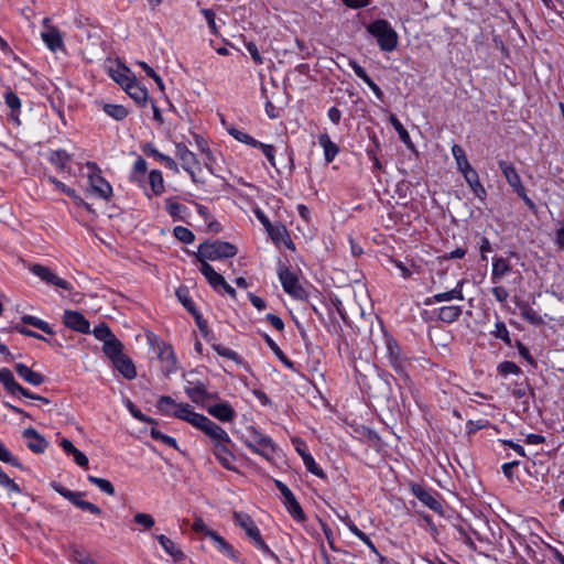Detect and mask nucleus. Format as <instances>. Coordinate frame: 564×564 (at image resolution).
<instances>
[{
  "instance_id": "nucleus-53",
  "label": "nucleus",
  "mask_w": 564,
  "mask_h": 564,
  "mask_svg": "<svg viewBox=\"0 0 564 564\" xmlns=\"http://www.w3.org/2000/svg\"><path fill=\"white\" fill-rule=\"evenodd\" d=\"M160 358L166 360V372L171 373L176 370V358L171 347H164L160 352Z\"/></svg>"
},
{
  "instance_id": "nucleus-27",
  "label": "nucleus",
  "mask_w": 564,
  "mask_h": 564,
  "mask_svg": "<svg viewBox=\"0 0 564 564\" xmlns=\"http://www.w3.org/2000/svg\"><path fill=\"white\" fill-rule=\"evenodd\" d=\"M463 176L467 184L469 185L470 189L473 191L474 195L481 202H484L487 197V191L480 183L478 173L473 169L467 173L463 174Z\"/></svg>"
},
{
  "instance_id": "nucleus-34",
  "label": "nucleus",
  "mask_w": 564,
  "mask_h": 564,
  "mask_svg": "<svg viewBox=\"0 0 564 564\" xmlns=\"http://www.w3.org/2000/svg\"><path fill=\"white\" fill-rule=\"evenodd\" d=\"M452 154L456 161L457 169L462 174H465L468 171L473 170L465 153V150L459 144H454L452 147Z\"/></svg>"
},
{
  "instance_id": "nucleus-12",
  "label": "nucleus",
  "mask_w": 564,
  "mask_h": 564,
  "mask_svg": "<svg viewBox=\"0 0 564 564\" xmlns=\"http://www.w3.org/2000/svg\"><path fill=\"white\" fill-rule=\"evenodd\" d=\"M411 492L417 500H420L424 506L430 508L432 511L438 513L443 512V506L437 498L438 494L436 491L427 489L420 484H412Z\"/></svg>"
},
{
  "instance_id": "nucleus-49",
  "label": "nucleus",
  "mask_w": 564,
  "mask_h": 564,
  "mask_svg": "<svg viewBox=\"0 0 564 564\" xmlns=\"http://www.w3.org/2000/svg\"><path fill=\"white\" fill-rule=\"evenodd\" d=\"M88 481L93 485H95L96 487H98L102 492L109 495V496H113L116 494V490H115V487L113 485L107 480V479H104V478H99V477H96V476H91L89 475L87 477Z\"/></svg>"
},
{
  "instance_id": "nucleus-15",
  "label": "nucleus",
  "mask_w": 564,
  "mask_h": 564,
  "mask_svg": "<svg viewBox=\"0 0 564 564\" xmlns=\"http://www.w3.org/2000/svg\"><path fill=\"white\" fill-rule=\"evenodd\" d=\"M63 323L72 330L89 334L90 324L86 317L78 311L66 310L63 315Z\"/></svg>"
},
{
  "instance_id": "nucleus-3",
  "label": "nucleus",
  "mask_w": 564,
  "mask_h": 564,
  "mask_svg": "<svg viewBox=\"0 0 564 564\" xmlns=\"http://www.w3.org/2000/svg\"><path fill=\"white\" fill-rule=\"evenodd\" d=\"M367 32L377 39L383 52H392L398 46V34L387 20L378 19L367 25Z\"/></svg>"
},
{
  "instance_id": "nucleus-41",
  "label": "nucleus",
  "mask_w": 564,
  "mask_h": 564,
  "mask_svg": "<svg viewBox=\"0 0 564 564\" xmlns=\"http://www.w3.org/2000/svg\"><path fill=\"white\" fill-rule=\"evenodd\" d=\"M21 321H22L23 324L31 325V326H33V327L44 332L45 334H48V335H53L54 334V330L50 326V324L46 323L45 321L36 317V316L23 315L21 317Z\"/></svg>"
},
{
  "instance_id": "nucleus-30",
  "label": "nucleus",
  "mask_w": 564,
  "mask_h": 564,
  "mask_svg": "<svg viewBox=\"0 0 564 564\" xmlns=\"http://www.w3.org/2000/svg\"><path fill=\"white\" fill-rule=\"evenodd\" d=\"M111 78L119 84L123 89L135 79V76L124 65H118L117 68L110 70Z\"/></svg>"
},
{
  "instance_id": "nucleus-57",
  "label": "nucleus",
  "mask_w": 564,
  "mask_h": 564,
  "mask_svg": "<svg viewBox=\"0 0 564 564\" xmlns=\"http://www.w3.org/2000/svg\"><path fill=\"white\" fill-rule=\"evenodd\" d=\"M93 334L98 340H101L104 343H106V340L108 339H112L113 337H116L112 334L110 327L106 323H100L99 325H97L94 328Z\"/></svg>"
},
{
  "instance_id": "nucleus-60",
  "label": "nucleus",
  "mask_w": 564,
  "mask_h": 564,
  "mask_svg": "<svg viewBox=\"0 0 564 564\" xmlns=\"http://www.w3.org/2000/svg\"><path fill=\"white\" fill-rule=\"evenodd\" d=\"M0 460L17 468H22L21 463L12 455V453L0 441Z\"/></svg>"
},
{
  "instance_id": "nucleus-7",
  "label": "nucleus",
  "mask_w": 564,
  "mask_h": 564,
  "mask_svg": "<svg viewBox=\"0 0 564 564\" xmlns=\"http://www.w3.org/2000/svg\"><path fill=\"white\" fill-rule=\"evenodd\" d=\"M52 488L58 492L62 497H64L65 499H67L69 502H72L75 507L84 510V511H88L93 514H96V516H99L101 513V509L96 506L95 503L93 502H89V501H86V500H83L82 497L85 496L84 492L82 491H72L69 489H67L66 487L62 486L61 484L58 482H52L51 484Z\"/></svg>"
},
{
  "instance_id": "nucleus-18",
  "label": "nucleus",
  "mask_w": 564,
  "mask_h": 564,
  "mask_svg": "<svg viewBox=\"0 0 564 564\" xmlns=\"http://www.w3.org/2000/svg\"><path fill=\"white\" fill-rule=\"evenodd\" d=\"M23 437L26 440V446L35 454H42L48 446V442L33 427L23 431Z\"/></svg>"
},
{
  "instance_id": "nucleus-2",
  "label": "nucleus",
  "mask_w": 564,
  "mask_h": 564,
  "mask_svg": "<svg viewBox=\"0 0 564 564\" xmlns=\"http://www.w3.org/2000/svg\"><path fill=\"white\" fill-rule=\"evenodd\" d=\"M234 520L235 523L245 531L247 538L251 541L254 547L260 550L265 556L279 562L278 555L264 542L259 528L248 513L236 511L234 512Z\"/></svg>"
},
{
  "instance_id": "nucleus-44",
  "label": "nucleus",
  "mask_w": 564,
  "mask_h": 564,
  "mask_svg": "<svg viewBox=\"0 0 564 564\" xmlns=\"http://www.w3.org/2000/svg\"><path fill=\"white\" fill-rule=\"evenodd\" d=\"M104 111L115 120H123L129 111L122 105L105 104L102 107Z\"/></svg>"
},
{
  "instance_id": "nucleus-11",
  "label": "nucleus",
  "mask_w": 564,
  "mask_h": 564,
  "mask_svg": "<svg viewBox=\"0 0 564 564\" xmlns=\"http://www.w3.org/2000/svg\"><path fill=\"white\" fill-rule=\"evenodd\" d=\"M274 484H275V487L278 488V490L280 491V494L283 497V503H284L288 512L290 513V516L295 521H304L305 518H306L305 513H304L301 505L296 500L295 496L290 490V488L284 482H282L281 480H275Z\"/></svg>"
},
{
  "instance_id": "nucleus-59",
  "label": "nucleus",
  "mask_w": 564,
  "mask_h": 564,
  "mask_svg": "<svg viewBox=\"0 0 564 564\" xmlns=\"http://www.w3.org/2000/svg\"><path fill=\"white\" fill-rule=\"evenodd\" d=\"M0 485L4 487L9 492L21 494L20 486L11 479L0 466Z\"/></svg>"
},
{
  "instance_id": "nucleus-6",
  "label": "nucleus",
  "mask_w": 564,
  "mask_h": 564,
  "mask_svg": "<svg viewBox=\"0 0 564 564\" xmlns=\"http://www.w3.org/2000/svg\"><path fill=\"white\" fill-rule=\"evenodd\" d=\"M87 169L90 170L88 175L91 192L106 200L112 196V187L102 176L101 171L95 162H87Z\"/></svg>"
},
{
  "instance_id": "nucleus-22",
  "label": "nucleus",
  "mask_w": 564,
  "mask_h": 564,
  "mask_svg": "<svg viewBox=\"0 0 564 564\" xmlns=\"http://www.w3.org/2000/svg\"><path fill=\"white\" fill-rule=\"evenodd\" d=\"M207 412L221 422H231L236 417V411L228 402L210 405Z\"/></svg>"
},
{
  "instance_id": "nucleus-46",
  "label": "nucleus",
  "mask_w": 564,
  "mask_h": 564,
  "mask_svg": "<svg viewBox=\"0 0 564 564\" xmlns=\"http://www.w3.org/2000/svg\"><path fill=\"white\" fill-rule=\"evenodd\" d=\"M228 133L234 137L237 141L241 142V143H245V144H248L252 148H256L258 145H260V141L256 140L253 137H251L250 134L237 129V128H229L228 129Z\"/></svg>"
},
{
  "instance_id": "nucleus-21",
  "label": "nucleus",
  "mask_w": 564,
  "mask_h": 564,
  "mask_svg": "<svg viewBox=\"0 0 564 564\" xmlns=\"http://www.w3.org/2000/svg\"><path fill=\"white\" fill-rule=\"evenodd\" d=\"M185 392L187 397L195 403L203 402L206 399H215L216 394H210L207 392L204 383L197 381H187L185 386Z\"/></svg>"
},
{
  "instance_id": "nucleus-62",
  "label": "nucleus",
  "mask_w": 564,
  "mask_h": 564,
  "mask_svg": "<svg viewBox=\"0 0 564 564\" xmlns=\"http://www.w3.org/2000/svg\"><path fill=\"white\" fill-rule=\"evenodd\" d=\"M202 14L204 15L208 28L213 34H217V25H216V14L212 9H203Z\"/></svg>"
},
{
  "instance_id": "nucleus-43",
  "label": "nucleus",
  "mask_w": 564,
  "mask_h": 564,
  "mask_svg": "<svg viewBox=\"0 0 564 564\" xmlns=\"http://www.w3.org/2000/svg\"><path fill=\"white\" fill-rule=\"evenodd\" d=\"M263 338L267 343V345L270 347V349L274 352V355L279 358L281 362H283L288 368L293 369L294 364L291 361L286 355L280 349L278 344L268 335L264 334Z\"/></svg>"
},
{
  "instance_id": "nucleus-8",
  "label": "nucleus",
  "mask_w": 564,
  "mask_h": 564,
  "mask_svg": "<svg viewBox=\"0 0 564 564\" xmlns=\"http://www.w3.org/2000/svg\"><path fill=\"white\" fill-rule=\"evenodd\" d=\"M175 154L182 163V167L186 171L194 183L199 182L197 174L202 171L200 163L194 152L183 143L175 144Z\"/></svg>"
},
{
  "instance_id": "nucleus-47",
  "label": "nucleus",
  "mask_w": 564,
  "mask_h": 564,
  "mask_svg": "<svg viewBox=\"0 0 564 564\" xmlns=\"http://www.w3.org/2000/svg\"><path fill=\"white\" fill-rule=\"evenodd\" d=\"M147 169H148L147 161L143 158L138 156V159L135 160V162L133 164V171L130 175V181L141 183L143 175L147 172Z\"/></svg>"
},
{
  "instance_id": "nucleus-5",
  "label": "nucleus",
  "mask_w": 564,
  "mask_h": 564,
  "mask_svg": "<svg viewBox=\"0 0 564 564\" xmlns=\"http://www.w3.org/2000/svg\"><path fill=\"white\" fill-rule=\"evenodd\" d=\"M245 445L252 451L253 453L264 457L270 460L275 452V446L273 441L258 432L256 429H250V438L245 441Z\"/></svg>"
},
{
  "instance_id": "nucleus-14",
  "label": "nucleus",
  "mask_w": 564,
  "mask_h": 564,
  "mask_svg": "<svg viewBox=\"0 0 564 564\" xmlns=\"http://www.w3.org/2000/svg\"><path fill=\"white\" fill-rule=\"evenodd\" d=\"M387 356L393 370L397 373L406 377L408 359L402 356L399 344L392 338L387 340Z\"/></svg>"
},
{
  "instance_id": "nucleus-1",
  "label": "nucleus",
  "mask_w": 564,
  "mask_h": 564,
  "mask_svg": "<svg viewBox=\"0 0 564 564\" xmlns=\"http://www.w3.org/2000/svg\"><path fill=\"white\" fill-rule=\"evenodd\" d=\"M156 408L161 414L177 417L200 430L210 438L213 445L219 442H231L228 433L220 425L195 412L187 403H176L173 398L162 395L158 400Z\"/></svg>"
},
{
  "instance_id": "nucleus-42",
  "label": "nucleus",
  "mask_w": 564,
  "mask_h": 564,
  "mask_svg": "<svg viewBox=\"0 0 564 564\" xmlns=\"http://www.w3.org/2000/svg\"><path fill=\"white\" fill-rule=\"evenodd\" d=\"M149 184L154 195H161L164 192V181L161 171L152 170L150 172Z\"/></svg>"
},
{
  "instance_id": "nucleus-10",
  "label": "nucleus",
  "mask_w": 564,
  "mask_h": 564,
  "mask_svg": "<svg viewBox=\"0 0 564 564\" xmlns=\"http://www.w3.org/2000/svg\"><path fill=\"white\" fill-rule=\"evenodd\" d=\"M279 280L282 284L283 290L290 296L297 300H303L307 296V293L301 285L297 275L294 272H292L289 268H280Z\"/></svg>"
},
{
  "instance_id": "nucleus-13",
  "label": "nucleus",
  "mask_w": 564,
  "mask_h": 564,
  "mask_svg": "<svg viewBox=\"0 0 564 564\" xmlns=\"http://www.w3.org/2000/svg\"><path fill=\"white\" fill-rule=\"evenodd\" d=\"M29 269L34 275L40 278L46 284H51L66 291H70L73 289L68 281L57 276L50 268L45 265L36 263L32 264Z\"/></svg>"
},
{
  "instance_id": "nucleus-24",
  "label": "nucleus",
  "mask_w": 564,
  "mask_h": 564,
  "mask_svg": "<svg viewBox=\"0 0 564 564\" xmlns=\"http://www.w3.org/2000/svg\"><path fill=\"white\" fill-rule=\"evenodd\" d=\"M17 373L28 383L32 386H41L45 381V377L39 372L33 371L26 365L18 362L14 365Z\"/></svg>"
},
{
  "instance_id": "nucleus-29",
  "label": "nucleus",
  "mask_w": 564,
  "mask_h": 564,
  "mask_svg": "<svg viewBox=\"0 0 564 564\" xmlns=\"http://www.w3.org/2000/svg\"><path fill=\"white\" fill-rule=\"evenodd\" d=\"M155 539L162 546V549L172 556L173 561L178 563L185 558V554L182 550L176 547L175 543L164 534L155 535Z\"/></svg>"
},
{
  "instance_id": "nucleus-64",
  "label": "nucleus",
  "mask_w": 564,
  "mask_h": 564,
  "mask_svg": "<svg viewBox=\"0 0 564 564\" xmlns=\"http://www.w3.org/2000/svg\"><path fill=\"white\" fill-rule=\"evenodd\" d=\"M142 151L145 155L151 156V158L158 160L159 162L165 155V154L161 153L152 143H145L142 147Z\"/></svg>"
},
{
  "instance_id": "nucleus-48",
  "label": "nucleus",
  "mask_w": 564,
  "mask_h": 564,
  "mask_svg": "<svg viewBox=\"0 0 564 564\" xmlns=\"http://www.w3.org/2000/svg\"><path fill=\"white\" fill-rule=\"evenodd\" d=\"M176 296L182 305L191 313L195 314V304L189 295V291L185 286H181L176 290Z\"/></svg>"
},
{
  "instance_id": "nucleus-38",
  "label": "nucleus",
  "mask_w": 564,
  "mask_h": 564,
  "mask_svg": "<svg viewBox=\"0 0 564 564\" xmlns=\"http://www.w3.org/2000/svg\"><path fill=\"white\" fill-rule=\"evenodd\" d=\"M102 351L112 361L123 354V345L117 337H113L104 343Z\"/></svg>"
},
{
  "instance_id": "nucleus-50",
  "label": "nucleus",
  "mask_w": 564,
  "mask_h": 564,
  "mask_svg": "<svg viewBox=\"0 0 564 564\" xmlns=\"http://www.w3.org/2000/svg\"><path fill=\"white\" fill-rule=\"evenodd\" d=\"M212 348L221 357L224 358H227L229 360H232L235 361L236 364H241V358L240 356L232 349L224 346V345H220V344H216V343H213L212 344Z\"/></svg>"
},
{
  "instance_id": "nucleus-55",
  "label": "nucleus",
  "mask_w": 564,
  "mask_h": 564,
  "mask_svg": "<svg viewBox=\"0 0 564 564\" xmlns=\"http://www.w3.org/2000/svg\"><path fill=\"white\" fill-rule=\"evenodd\" d=\"M303 463L307 471L322 479L326 478L324 470L316 464L314 457L311 454L304 455Z\"/></svg>"
},
{
  "instance_id": "nucleus-56",
  "label": "nucleus",
  "mask_w": 564,
  "mask_h": 564,
  "mask_svg": "<svg viewBox=\"0 0 564 564\" xmlns=\"http://www.w3.org/2000/svg\"><path fill=\"white\" fill-rule=\"evenodd\" d=\"M150 435L153 440L162 442L163 444H165L166 446H169L171 448H174V449L178 448L177 442L174 437L169 436L156 429H152L150 432Z\"/></svg>"
},
{
  "instance_id": "nucleus-33",
  "label": "nucleus",
  "mask_w": 564,
  "mask_h": 564,
  "mask_svg": "<svg viewBox=\"0 0 564 564\" xmlns=\"http://www.w3.org/2000/svg\"><path fill=\"white\" fill-rule=\"evenodd\" d=\"M200 262H202V265H200L199 271L206 278V280L208 281V283L210 284L212 288H214L215 290H218V288H220L221 284H225L224 276L220 275L219 273H217L215 271V269L208 262H206V261H200Z\"/></svg>"
},
{
  "instance_id": "nucleus-61",
  "label": "nucleus",
  "mask_w": 564,
  "mask_h": 564,
  "mask_svg": "<svg viewBox=\"0 0 564 564\" xmlns=\"http://www.w3.org/2000/svg\"><path fill=\"white\" fill-rule=\"evenodd\" d=\"M133 520L137 524L142 525L145 530L151 529L155 523V520L151 514L143 512H138Z\"/></svg>"
},
{
  "instance_id": "nucleus-26",
  "label": "nucleus",
  "mask_w": 564,
  "mask_h": 564,
  "mask_svg": "<svg viewBox=\"0 0 564 564\" xmlns=\"http://www.w3.org/2000/svg\"><path fill=\"white\" fill-rule=\"evenodd\" d=\"M318 144L323 148L325 162L332 163L339 153V147L332 141L326 132L318 135Z\"/></svg>"
},
{
  "instance_id": "nucleus-32",
  "label": "nucleus",
  "mask_w": 564,
  "mask_h": 564,
  "mask_svg": "<svg viewBox=\"0 0 564 564\" xmlns=\"http://www.w3.org/2000/svg\"><path fill=\"white\" fill-rule=\"evenodd\" d=\"M511 271V265L505 258L496 257L492 259V272H491V281L492 283H498L500 280Z\"/></svg>"
},
{
  "instance_id": "nucleus-4",
  "label": "nucleus",
  "mask_w": 564,
  "mask_h": 564,
  "mask_svg": "<svg viewBox=\"0 0 564 564\" xmlns=\"http://www.w3.org/2000/svg\"><path fill=\"white\" fill-rule=\"evenodd\" d=\"M237 252V247L230 242L221 240H215L213 242L205 241L199 245L196 258L198 261H214L218 259L232 258Z\"/></svg>"
},
{
  "instance_id": "nucleus-51",
  "label": "nucleus",
  "mask_w": 564,
  "mask_h": 564,
  "mask_svg": "<svg viewBox=\"0 0 564 564\" xmlns=\"http://www.w3.org/2000/svg\"><path fill=\"white\" fill-rule=\"evenodd\" d=\"M390 123L392 124V127L394 128V130L398 132L399 134V138L400 140L406 144L408 147L411 145V138H410V134L409 132L406 131V129L403 127V124L401 123V121L394 116V115H391L390 118Z\"/></svg>"
},
{
  "instance_id": "nucleus-58",
  "label": "nucleus",
  "mask_w": 564,
  "mask_h": 564,
  "mask_svg": "<svg viewBox=\"0 0 564 564\" xmlns=\"http://www.w3.org/2000/svg\"><path fill=\"white\" fill-rule=\"evenodd\" d=\"M491 334L496 338H499L502 341H505L507 345L511 344L509 330L503 322H501V321L496 322L495 329L491 332Z\"/></svg>"
},
{
  "instance_id": "nucleus-36",
  "label": "nucleus",
  "mask_w": 564,
  "mask_h": 564,
  "mask_svg": "<svg viewBox=\"0 0 564 564\" xmlns=\"http://www.w3.org/2000/svg\"><path fill=\"white\" fill-rule=\"evenodd\" d=\"M4 102L11 109V119L20 123L19 113L21 110V100L19 96L11 89H7L4 93Z\"/></svg>"
},
{
  "instance_id": "nucleus-39",
  "label": "nucleus",
  "mask_w": 564,
  "mask_h": 564,
  "mask_svg": "<svg viewBox=\"0 0 564 564\" xmlns=\"http://www.w3.org/2000/svg\"><path fill=\"white\" fill-rule=\"evenodd\" d=\"M165 209L174 220H182L184 218V214L187 212V207L185 205L180 204L172 198L165 199Z\"/></svg>"
},
{
  "instance_id": "nucleus-35",
  "label": "nucleus",
  "mask_w": 564,
  "mask_h": 564,
  "mask_svg": "<svg viewBox=\"0 0 564 564\" xmlns=\"http://www.w3.org/2000/svg\"><path fill=\"white\" fill-rule=\"evenodd\" d=\"M208 538L214 543L215 547L231 558H236V552L234 547L216 531L208 532Z\"/></svg>"
},
{
  "instance_id": "nucleus-20",
  "label": "nucleus",
  "mask_w": 564,
  "mask_h": 564,
  "mask_svg": "<svg viewBox=\"0 0 564 564\" xmlns=\"http://www.w3.org/2000/svg\"><path fill=\"white\" fill-rule=\"evenodd\" d=\"M498 166L507 183L513 188L516 193L524 187L521 182V177L512 163L501 160L498 162Z\"/></svg>"
},
{
  "instance_id": "nucleus-45",
  "label": "nucleus",
  "mask_w": 564,
  "mask_h": 564,
  "mask_svg": "<svg viewBox=\"0 0 564 564\" xmlns=\"http://www.w3.org/2000/svg\"><path fill=\"white\" fill-rule=\"evenodd\" d=\"M70 156L65 150L52 151L48 155V161L58 170H64Z\"/></svg>"
},
{
  "instance_id": "nucleus-28",
  "label": "nucleus",
  "mask_w": 564,
  "mask_h": 564,
  "mask_svg": "<svg viewBox=\"0 0 564 564\" xmlns=\"http://www.w3.org/2000/svg\"><path fill=\"white\" fill-rule=\"evenodd\" d=\"M437 318L446 324L455 323L463 314V307L459 305H446L436 310Z\"/></svg>"
},
{
  "instance_id": "nucleus-17",
  "label": "nucleus",
  "mask_w": 564,
  "mask_h": 564,
  "mask_svg": "<svg viewBox=\"0 0 564 564\" xmlns=\"http://www.w3.org/2000/svg\"><path fill=\"white\" fill-rule=\"evenodd\" d=\"M230 444H232V442L216 443L213 445V453L224 468L227 470H236L234 466L236 457L228 447Z\"/></svg>"
},
{
  "instance_id": "nucleus-52",
  "label": "nucleus",
  "mask_w": 564,
  "mask_h": 564,
  "mask_svg": "<svg viewBox=\"0 0 564 564\" xmlns=\"http://www.w3.org/2000/svg\"><path fill=\"white\" fill-rule=\"evenodd\" d=\"M497 371L502 377H508L510 375L518 376L522 373L521 368L517 364L508 360L500 362L497 367Z\"/></svg>"
},
{
  "instance_id": "nucleus-40",
  "label": "nucleus",
  "mask_w": 564,
  "mask_h": 564,
  "mask_svg": "<svg viewBox=\"0 0 564 564\" xmlns=\"http://www.w3.org/2000/svg\"><path fill=\"white\" fill-rule=\"evenodd\" d=\"M42 39L47 47L55 52L63 46V40L58 31L50 30L47 32L42 33Z\"/></svg>"
},
{
  "instance_id": "nucleus-31",
  "label": "nucleus",
  "mask_w": 564,
  "mask_h": 564,
  "mask_svg": "<svg viewBox=\"0 0 564 564\" xmlns=\"http://www.w3.org/2000/svg\"><path fill=\"white\" fill-rule=\"evenodd\" d=\"M130 98H132L138 105L145 106L149 94L145 87L141 86L137 78L129 85V87L123 89Z\"/></svg>"
},
{
  "instance_id": "nucleus-9",
  "label": "nucleus",
  "mask_w": 564,
  "mask_h": 564,
  "mask_svg": "<svg viewBox=\"0 0 564 564\" xmlns=\"http://www.w3.org/2000/svg\"><path fill=\"white\" fill-rule=\"evenodd\" d=\"M0 382L4 386L6 390L10 394H20L29 399L39 400L44 403H50V400L47 398L36 395L32 393L30 390L23 388L20 383H18L13 377L12 371L8 368L0 369Z\"/></svg>"
},
{
  "instance_id": "nucleus-19",
  "label": "nucleus",
  "mask_w": 564,
  "mask_h": 564,
  "mask_svg": "<svg viewBox=\"0 0 564 564\" xmlns=\"http://www.w3.org/2000/svg\"><path fill=\"white\" fill-rule=\"evenodd\" d=\"M268 235L275 245L284 243L290 250L295 249L286 227L282 223L273 224L268 230Z\"/></svg>"
},
{
  "instance_id": "nucleus-37",
  "label": "nucleus",
  "mask_w": 564,
  "mask_h": 564,
  "mask_svg": "<svg viewBox=\"0 0 564 564\" xmlns=\"http://www.w3.org/2000/svg\"><path fill=\"white\" fill-rule=\"evenodd\" d=\"M517 307L520 310L522 318L530 324L535 326L543 324V318L527 302H517Z\"/></svg>"
},
{
  "instance_id": "nucleus-23",
  "label": "nucleus",
  "mask_w": 564,
  "mask_h": 564,
  "mask_svg": "<svg viewBox=\"0 0 564 564\" xmlns=\"http://www.w3.org/2000/svg\"><path fill=\"white\" fill-rule=\"evenodd\" d=\"M48 182L52 183L56 189L61 191L62 193H64L65 195H67L69 198H72L74 200V203L77 205V206H83L85 207L87 210L91 212V207L88 203H86L78 194L75 189L70 188L69 186H67L66 184H64L63 182L58 181L56 177L54 176H48L47 177Z\"/></svg>"
},
{
  "instance_id": "nucleus-25",
  "label": "nucleus",
  "mask_w": 564,
  "mask_h": 564,
  "mask_svg": "<svg viewBox=\"0 0 564 564\" xmlns=\"http://www.w3.org/2000/svg\"><path fill=\"white\" fill-rule=\"evenodd\" d=\"M112 366L128 380L137 377V370L132 360L124 354L111 361Z\"/></svg>"
},
{
  "instance_id": "nucleus-54",
  "label": "nucleus",
  "mask_w": 564,
  "mask_h": 564,
  "mask_svg": "<svg viewBox=\"0 0 564 564\" xmlns=\"http://www.w3.org/2000/svg\"><path fill=\"white\" fill-rule=\"evenodd\" d=\"M174 237L183 243L189 245L195 240V235L183 226H176L173 229Z\"/></svg>"
},
{
  "instance_id": "nucleus-16",
  "label": "nucleus",
  "mask_w": 564,
  "mask_h": 564,
  "mask_svg": "<svg viewBox=\"0 0 564 564\" xmlns=\"http://www.w3.org/2000/svg\"><path fill=\"white\" fill-rule=\"evenodd\" d=\"M464 284H465V280H463V279L458 280L454 289H452L447 292L436 293L433 296H429V297L424 299L423 304L426 306H431L435 303L451 302L453 300L463 301L464 300V294H463Z\"/></svg>"
},
{
  "instance_id": "nucleus-63",
  "label": "nucleus",
  "mask_w": 564,
  "mask_h": 564,
  "mask_svg": "<svg viewBox=\"0 0 564 564\" xmlns=\"http://www.w3.org/2000/svg\"><path fill=\"white\" fill-rule=\"evenodd\" d=\"M257 148L262 150L263 154L265 155V158L269 161V163L271 164V166L276 167L275 156H274V153H275L274 147L271 144H265V143L260 142V145H258Z\"/></svg>"
}]
</instances>
